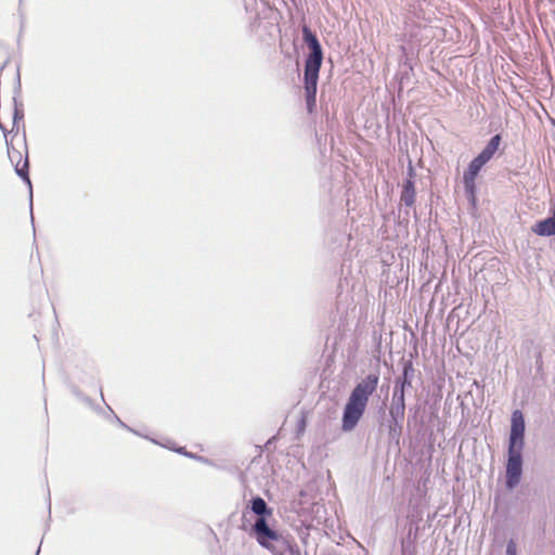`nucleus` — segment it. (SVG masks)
Masks as SVG:
<instances>
[{"label": "nucleus", "mask_w": 555, "mask_h": 555, "mask_svg": "<svg viewBox=\"0 0 555 555\" xmlns=\"http://www.w3.org/2000/svg\"><path fill=\"white\" fill-rule=\"evenodd\" d=\"M532 231L540 236H551L555 234V217L551 216L544 220L538 221Z\"/></svg>", "instance_id": "9"}, {"label": "nucleus", "mask_w": 555, "mask_h": 555, "mask_svg": "<svg viewBox=\"0 0 555 555\" xmlns=\"http://www.w3.org/2000/svg\"><path fill=\"white\" fill-rule=\"evenodd\" d=\"M408 374V367L404 369V376Z\"/></svg>", "instance_id": "16"}, {"label": "nucleus", "mask_w": 555, "mask_h": 555, "mask_svg": "<svg viewBox=\"0 0 555 555\" xmlns=\"http://www.w3.org/2000/svg\"><path fill=\"white\" fill-rule=\"evenodd\" d=\"M517 554V546H516V543L511 540L508 543H507V547H506V555H516Z\"/></svg>", "instance_id": "12"}, {"label": "nucleus", "mask_w": 555, "mask_h": 555, "mask_svg": "<svg viewBox=\"0 0 555 555\" xmlns=\"http://www.w3.org/2000/svg\"><path fill=\"white\" fill-rule=\"evenodd\" d=\"M525 435V420L519 410H515L512 414L509 449H522Z\"/></svg>", "instance_id": "6"}, {"label": "nucleus", "mask_w": 555, "mask_h": 555, "mask_svg": "<svg viewBox=\"0 0 555 555\" xmlns=\"http://www.w3.org/2000/svg\"><path fill=\"white\" fill-rule=\"evenodd\" d=\"M178 452H179V453H181V454H185V455L188 454V453L184 451V449H183V448H180V449L178 450Z\"/></svg>", "instance_id": "15"}, {"label": "nucleus", "mask_w": 555, "mask_h": 555, "mask_svg": "<svg viewBox=\"0 0 555 555\" xmlns=\"http://www.w3.org/2000/svg\"><path fill=\"white\" fill-rule=\"evenodd\" d=\"M402 387H404V383L402 384ZM400 400L403 402V388H401Z\"/></svg>", "instance_id": "14"}, {"label": "nucleus", "mask_w": 555, "mask_h": 555, "mask_svg": "<svg viewBox=\"0 0 555 555\" xmlns=\"http://www.w3.org/2000/svg\"><path fill=\"white\" fill-rule=\"evenodd\" d=\"M521 451L522 449L508 448L506 465V486L508 489L515 488L520 481L522 467Z\"/></svg>", "instance_id": "4"}, {"label": "nucleus", "mask_w": 555, "mask_h": 555, "mask_svg": "<svg viewBox=\"0 0 555 555\" xmlns=\"http://www.w3.org/2000/svg\"><path fill=\"white\" fill-rule=\"evenodd\" d=\"M251 509L259 517H264L266 515H268V516L272 515V511L268 508L266 501L260 496H257L251 500Z\"/></svg>", "instance_id": "11"}, {"label": "nucleus", "mask_w": 555, "mask_h": 555, "mask_svg": "<svg viewBox=\"0 0 555 555\" xmlns=\"http://www.w3.org/2000/svg\"><path fill=\"white\" fill-rule=\"evenodd\" d=\"M482 167L483 165L476 159H473L463 175L464 190L472 204H475L476 202V178Z\"/></svg>", "instance_id": "7"}, {"label": "nucleus", "mask_w": 555, "mask_h": 555, "mask_svg": "<svg viewBox=\"0 0 555 555\" xmlns=\"http://www.w3.org/2000/svg\"><path fill=\"white\" fill-rule=\"evenodd\" d=\"M401 201L406 205L411 206L415 202V189L414 183L411 180H406L403 185V191L401 194Z\"/></svg>", "instance_id": "10"}, {"label": "nucleus", "mask_w": 555, "mask_h": 555, "mask_svg": "<svg viewBox=\"0 0 555 555\" xmlns=\"http://www.w3.org/2000/svg\"><path fill=\"white\" fill-rule=\"evenodd\" d=\"M379 377L369 374L352 389L343 413L341 428L344 431L352 430L363 416L370 397L375 392Z\"/></svg>", "instance_id": "2"}, {"label": "nucleus", "mask_w": 555, "mask_h": 555, "mask_svg": "<svg viewBox=\"0 0 555 555\" xmlns=\"http://www.w3.org/2000/svg\"><path fill=\"white\" fill-rule=\"evenodd\" d=\"M501 143V135L495 134L490 139L487 146L481 151V153L476 156L474 159L479 162L481 165H486L495 154Z\"/></svg>", "instance_id": "8"}, {"label": "nucleus", "mask_w": 555, "mask_h": 555, "mask_svg": "<svg viewBox=\"0 0 555 555\" xmlns=\"http://www.w3.org/2000/svg\"><path fill=\"white\" fill-rule=\"evenodd\" d=\"M16 135H13L10 142L7 141L8 145V157L11 164L14 166L16 173L25 180L27 183H30L28 176V155H27V146L24 140L17 139L15 143Z\"/></svg>", "instance_id": "3"}, {"label": "nucleus", "mask_w": 555, "mask_h": 555, "mask_svg": "<svg viewBox=\"0 0 555 555\" xmlns=\"http://www.w3.org/2000/svg\"><path fill=\"white\" fill-rule=\"evenodd\" d=\"M253 532L257 542L268 550L273 548L271 544L272 541L279 540V533L268 526L264 517H259L256 520L255 525L253 526Z\"/></svg>", "instance_id": "5"}, {"label": "nucleus", "mask_w": 555, "mask_h": 555, "mask_svg": "<svg viewBox=\"0 0 555 555\" xmlns=\"http://www.w3.org/2000/svg\"><path fill=\"white\" fill-rule=\"evenodd\" d=\"M302 33L304 40L310 50L305 63L304 88L307 109L309 113H313L317 105V87L323 61V52L317 36L312 34L309 27L305 26Z\"/></svg>", "instance_id": "1"}, {"label": "nucleus", "mask_w": 555, "mask_h": 555, "mask_svg": "<svg viewBox=\"0 0 555 555\" xmlns=\"http://www.w3.org/2000/svg\"><path fill=\"white\" fill-rule=\"evenodd\" d=\"M18 118H20V117H18V111H17V109H15V112H14V124H16V122H17V119H18Z\"/></svg>", "instance_id": "13"}]
</instances>
